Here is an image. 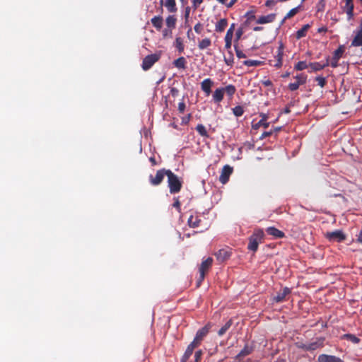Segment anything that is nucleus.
<instances>
[{"label":"nucleus","mask_w":362,"mask_h":362,"mask_svg":"<svg viewBox=\"0 0 362 362\" xmlns=\"http://www.w3.org/2000/svg\"><path fill=\"white\" fill-rule=\"evenodd\" d=\"M173 64L177 68L184 69L186 65V59L183 57H179L174 61Z\"/></svg>","instance_id":"obj_24"},{"label":"nucleus","mask_w":362,"mask_h":362,"mask_svg":"<svg viewBox=\"0 0 362 362\" xmlns=\"http://www.w3.org/2000/svg\"><path fill=\"white\" fill-rule=\"evenodd\" d=\"M243 35V31L241 30H237L235 35H236V40H239L241 37V35Z\"/></svg>","instance_id":"obj_50"},{"label":"nucleus","mask_w":362,"mask_h":362,"mask_svg":"<svg viewBox=\"0 0 362 362\" xmlns=\"http://www.w3.org/2000/svg\"><path fill=\"white\" fill-rule=\"evenodd\" d=\"M228 25V21L226 18H222L216 24V31L222 32L225 30Z\"/></svg>","instance_id":"obj_21"},{"label":"nucleus","mask_w":362,"mask_h":362,"mask_svg":"<svg viewBox=\"0 0 362 362\" xmlns=\"http://www.w3.org/2000/svg\"><path fill=\"white\" fill-rule=\"evenodd\" d=\"M253 30H254L255 31H259V30H262V27H255V28H253Z\"/></svg>","instance_id":"obj_58"},{"label":"nucleus","mask_w":362,"mask_h":362,"mask_svg":"<svg viewBox=\"0 0 362 362\" xmlns=\"http://www.w3.org/2000/svg\"><path fill=\"white\" fill-rule=\"evenodd\" d=\"M298 9H299V6H297V7L293 8H292L291 10H290V11L288 12V13L286 15V16H285V18H284V21L285 19L290 18L293 17V16H295V15L298 13Z\"/></svg>","instance_id":"obj_34"},{"label":"nucleus","mask_w":362,"mask_h":362,"mask_svg":"<svg viewBox=\"0 0 362 362\" xmlns=\"http://www.w3.org/2000/svg\"><path fill=\"white\" fill-rule=\"evenodd\" d=\"M198 30H199V26H198V25H195V26H194V30H195L196 32H198Z\"/></svg>","instance_id":"obj_63"},{"label":"nucleus","mask_w":362,"mask_h":362,"mask_svg":"<svg viewBox=\"0 0 362 362\" xmlns=\"http://www.w3.org/2000/svg\"><path fill=\"white\" fill-rule=\"evenodd\" d=\"M180 1H181V2H183V1H184V0H180Z\"/></svg>","instance_id":"obj_64"},{"label":"nucleus","mask_w":362,"mask_h":362,"mask_svg":"<svg viewBox=\"0 0 362 362\" xmlns=\"http://www.w3.org/2000/svg\"><path fill=\"white\" fill-rule=\"evenodd\" d=\"M238 0H231L228 4H226L227 7H231Z\"/></svg>","instance_id":"obj_55"},{"label":"nucleus","mask_w":362,"mask_h":362,"mask_svg":"<svg viewBox=\"0 0 362 362\" xmlns=\"http://www.w3.org/2000/svg\"><path fill=\"white\" fill-rule=\"evenodd\" d=\"M150 161L152 163L153 165H156V160H155L154 158L151 157L150 158Z\"/></svg>","instance_id":"obj_57"},{"label":"nucleus","mask_w":362,"mask_h":362,"mask_svg":"<svg viewBox=\"0 0 362 362\" xmlns=\"http://www.w3.org/2000/svg\"><path fill=\"white\" fill-rule=\"evenodd\" d=\"M219 3L221 4H226V1L227 0H217Z\"/></svg>","instance_id":"obj_59"},{"label":"nucleus","mask_w":362,"mask_h":362,"mask_svg":"<svg viewBox=\"0 0 362 362\" xmlns=\"http://www.w3.org/2000/svg\"><path fill=\"white\" fill-rule=\"evenodd\" d=\"M202 356V351H197L195 352L194 358H195V362H198Z\"/></svg>","instance_id":"obj_47"},{"label":"nucleus","mask_w":362,"mask_h":362,"mask_svg":"<svg viewBox=\"0 0 362 362\" xmlns=\"http://www.w3.org/2000/svg\"><path fill=\"white\" fill-rule=\"evenodd\" d=\"M199 221H200L197 218V216H191L188 218V223H189V226L193 227V228H196V227L199 226Z\"/></svg>","instance_id":"obj_27"},{"label":"nucleus","mask_w":362,"mask_h":362,"mask_svg":"<svg viewBox=\"0 0 362 362\" xmlns=\"http://www.w3.org/2000/svg\"><path fill=\"white\" fill-rule=\"evenodd\" d=\"M233 112L236 117H240L243 115L244 111L241 106H236L233 108Z\"/></svg>","instance_id":"obj_33"},{"label":"nucleus","mask_w":362,"mask_h":362,"mask_svg":"<svg viewBox=\"0 0 362 362\" xmlns=\"http://www.w3.org/2000/svg\"><path fill=\"white\" fill-rule=\"evenodd\" d=\"M344 337L352 341L354 344H357L359 341L358 338H357L355 335L353 334H344Z\"/></svg>","instance_id":"obj_38"},{"label":"nucleus","mask_w":362,"mask_h":362,"mask_svg":"<svg viewBox=\"0 0 362 362\" xmlns=\"http://www.w3.org/2000/svg\"><path fill=\"white\" fill-rule=\"evenodd\" d=\"M197 131L202 135V136H206L207 132L206 130V128L202 124H198L196 128Z\"/></svg>","instance_id":"obj_37"},{"label":"nucleus","mask_w":362,"mask_h":362,"mask_svg":"<svg viewBox=\"0 0 362 362\" xmlns=\"http://www.w3.org/2000/svg\"><path fill=\"white\" fill-rule=\"evenodd\" d=\"M243 64L248 66H256L261 64L259 61L257 60H246L243 62Z\"/></svg>","instance_id":"obj_36"},{"label":"nucleus","mask_w":362,"mask_h":362,"mask_svg":"<svg viewBox=\"0 0 362 362\" xmlns=\"http://www.w3.org/2000/svg\"><path fill=\"white\" fill-rule=\"evenodd\" d=\"M209 327L205 326L203 328L199 329L196 334V336L193 340L194 344L199 345L201 341L209 332Z\"/></svg>","instance_id":"obj_8"},{"label":"nucleus","mask_w":362,"mask_h":362,"mask_svg":"<svg viewBox=\"0 0 362 362\" xmlns=\"http://www.w3.org/2000/svg\"><path fill=\"white\" fill-rule=\"evenodd\" d=\"M175 46L179 51V52H182L184 51V45H183V40L181 37H176L175 42Z\"/></svg>","instance_id":"obj_29"},{"label":"nucleus","mask_w":362,"mask_h":362,"mask_svg":"<svg viewBox=\"0 0 362 362\" xmlns=\"http://www.w3.org/2000/svg\"><path fill=\"white\" fill-rule=\"evenodd\" d=\"M344 52V47H339L335 52L333 57V59L331 62V66L332 67H337L338 66L339 59L341 58L342 54Z\"/></svg>","instance_id":"obj_11"},{"label":"nucleus","mask_w":362,"mask_h":362,"mask_svg":"<svg viewBox=\"0 0 362 362\" xmlns=\"http://www.w3.org/2000/svg\"><path fill=\"white\" fill-rule=\"evenodd\" d=\"M275 18H276V14H274V13H270L267 16H259L257 19V23L259 24H266V23H272L274 21Z\"/></svg>","instance_id":"obj_12"},{"label":"nucleus","mask_w":362,"mask_h":362,"mask_svg":"<svg viewBox=\"0 0 362 362\" xmlns=\"http://www.w3.org/2000/svg\"><path fill=\"white\" fill-rule=\"evenodd\" d=\"M168 183L171 194L180 192L182 183L177 176L170 170H167Z\"/></svg>","instance_id":"obj_1"},{"label":"nucleus","mask_w":362,"mask_h":362,"mask_svg":"<svg viewBox=\"0 0 362 362\" xmlns=\"http://www.w3.org/2000/svg\"><path fill=\"white\" fill-rule=\"evenodd\" d=\"M166 25L169 28H174L175 26V23H176V19L174 16H169L167 18H166Z\"/></svg>","instance_id":"obj_32"},{"label":"nucleus","mask_w":362,"mask_h":362,"mask_svg":"<svg viewBox=\"0 0 362 362\" xmlns=\"http://www.w3.org/2000/svg\"><path fill=\"white\" fill-rule=\"evenodd\" d=\"M165 6L169 12L173 13L177 11L175 0H166Z\"/></svg>","instance_id":"obj_23"},{"label":"nucleus","mask_w":362,"mask_h":362,"mask_svg":"<svg viewBox=\"0 0 362 362\" xmlns=\"http://www.w3.org/2000/svg\"><path fill=\"white\" fill-rule=\"evenodd\" d=\"M185 110V104L184 102H180L179 104H178V110L180 112H183Z\"/></svg>","instance_id":"obj_48"},{"label":"nucleus","mask_w":362,"mask_h":362,"mask_svg":"<svg viewBox=\"0 0 362 362\" xmlns=\"http://www.w3.org/2000/svg\"><path fill=\"white\" fill-rule=\"evenodd\" d=\"M295 78L296 79V81L298 82V83L302 85L305 83L307 77L303 74H300L296 76Z\"/></svg>","instance_id":"obj_39"},{"label":"nucleus","mask_w":362,"mask_h":362,"mask_svg":"<svg viewBox=\"0 0 362 362\" xmlns=\"http://www.w3.org/2000/svg\"><path fill=\"white\" fill-rule=\"evenodd\" d=\"M235 25L232 24L230 25V28L228 30L226 35L225 36V38L232 39L233 36V30H234Z\"/></svg>","instance_id":"obj_40"},{"label":"nucleus","mask_w":362,"mask_h":362,"mask_svg":"<svg viewBox=\"0 0 362 362\" xmlns=\"http://www.w3.org/2000/svg\"><path fill=\"white\" fill-rule=\"evenodd\" d=\"M168 170H159L157 171L155 177L150 176V182L153 185H158L163 180L165 175L167 176Z\"/></svg>","instance_id":"obj_4"},{"label":"nucleus","mask_w":362,"mask_h":362,"mask_svg":"<svg viewBox=\"0 0 362 362\" xmlns=\"http://www.w3.org/2000/svg\"><path fill=\"white\" fill-rule=\"evenodd\" d=\"M308 66L307 65L306 62L304 61H300L296 64L295 66V69L298 71H301L305 69H306Z\"/></svg>","instance_id":"obj_35"},{"label":"nucleus","mask_w":362,"mask_h":362,"mask_svg":"<svg viewBox=\"0 0 362 362\" xmlns=\"http://www.w3.org/2000/svg\"><path fill=\"white\" fill-rule=\"evenodd\" d=\"M212 262H213V259L211 257H208L202 262V264L199 268L200 276H199V281L198 282V285H199L200 282L204 279L205 272L211 266Z\"/></svg>","instance_id":"obj_3"},{"label":"nucleus","mask_w":362,"mask_h":362,"mask_svg":"<svg viewBox=\"0 0 362 362\" xmlns=\"http://www.w3.org/2000/svg\"><path fill=\"white\" fill-rule=\"evenodd\" d=\"M159 54H157L146 56L143 60L142 69L144 71L148 70L159 59Z\"/></svg>","instance_id":"obj_2"},{"label":"nucleus","mask_w":362,"mask_h":362,"mask_svg":"<svg viewBox=\"0 0 362 362\" xmlns=\"http://www.w3.org/2000/svg\"><path fill=\"white\" fill-rule=\"evenodd\" d=\"M180 202L177 199H176V201L173 204V206L180 209Z\"/></svg>","instance_id":"obj_54"},{"label":"nucleus","mask_w":362,"mask_h":362,"mask_svg":"<svg viewBox=\"0 0 362 362\" xmlns=\"http://www.w3.org/2000/svg\"><path fill=\"white\" fill-rule=\"evenodd\" d=\"M203 2V0H192V6L196 9Z\"/></svg>","instance_id":"obj_43"},{"label":"nucleus","mask_w":362,"mask_h":362,"mask_svg":"<svg viewBox=\"0 0 362 362\" xmlns=\"http://www.w3.org/2000/svg\"><path fill=\"white\" fill-rule=\"evenodd\" d=\"M269 134H270V133H269V132H265V133H264V134H263L262 136H268V135H269Z\"/></svg>","instance_id":"obj_62"},{"label":"nucleus","mask_w":362,"mask_h":362,"mask_svg":"<svg viewBox=\"0 0 362 362\" xmlns=\"http://www.w3.org/2000/svg\"><path fill=\"white\" fill-rule=\"evenodd\" d=\"M225 42H226V45H225L226 49H230L231 48V45H232V39L225 38Z\"/></svg>","instance_id":"obj_45"},{"label":"nucleus","mask_w":362,"mask_h":362,"mask_svg":"<svg viewBox=\"0 0 362 362\" xmlns=\"http://www.w3.org/2000/svg\"><path fill=\"white\" fill-rule=\"evenodd\" d=\"M358 240L362 243V231L360 233V235H359V237H358Z\"/></svg>","instance_id":"obj_60"},{"label":"nucleus","mask_w":362,"mask_h":362,"mask_svg":"<svg viewBox=\"0 0 362 362\" xmlns=\"http://www.w3.org/2000/svg\"><path fill=\"white\" fill-rule=\"evenodd\" d=\"M262 233L260 232L258 234H256L250 238V242L248 244L249 250L254 251V252H255L257 250L259 243L262 238Z\"/></svg>","instance_id":"obj_6"},{"label":"nucleus","mask_w":362,"mask_h":362,"mask_svg":"<svg viewBox=\"0 0 362 362\" xmlns=\"http://www.w3.org/2000/svg\"><path fill=\"white\" fill-rule=\"evenodd\" d=\"M233 172V168L229 165H225L221 171V175L219 177V181L222 184H226L228 180L229 177L231 175Z\"/></svg>","instance_id":"obj_7"},{"label":"nucleus","mask_w":362,"mask_h":362,"mask_svg":"<svg viewBox=\"0 0 362 362\" xmlns=\"http://www.w3.org/2000/svg\"><path fill=\"white\" fill-rule=\"evenodd\" d=\"M316 81L317 82L318 85L322 88L324 87L326 83V80L322 76L316 77Z\"/></svg>","instance_id":"obj_41"},{"label":"nucleus","mask_w":362,"mask_h":362,"mask_svg":"<svg viewBox=\"0 0 362 362\" xmlns=\"http://www.w3.org/2000/svg\"><path fill=\"white\" fill-rule=\"evenodd\" d=\"M258 124L264 126L265 128H267L268 127V124L264 119H261L259 122Z\"/></svg>","instance_id":"obj_51"},{"label":"nucleus","mask_w":362,"mask_h":362,"mask_svg":"<svg viewBox=\"0 0 362 362\" xmlns=\"http://www.w3.org/2000/svg\"><path fill=\"white\" fill-rule=\"evenodd\" d=\"M223 88L224 90V93H226L229 97H232L235 92V88L233 85H228Z\"/></svg>","instance_id":"obj_31"},{"label":"nucleus","mask_w":362,"mask_h":362,"mask_svg":"<svg viewBox=\"0 0 362 362\" xmlns=\"http://www.w3.org/2000/svg\"><path fill=\"white\" fill-rule=\"evenodd\" d=\"M232 325L231 320H228L218 332L219 336H223Z\"/></svg>","instance_id":"obj_28"},{"label":"nucleus","mask_w":362,"mask_h":362,"mask_svg":"<svg viewBox=\"0 0 362 362\" xmlns=\"http://www.w3.org/2000/svg\"><path fill=\"white\" fill-rule=\"evenodd\" d=\"M300 85V84L298 83V82L296 81L295 83H290L288 86H289V88H290L291 90H297L299 88Z\"/></svg>","instance_id":"obj_42"},{"label":"nucleus","mask_w":362,"mask_h":362,"mask_svg":"<svg viewBox=\"0 0 362 362\" xmlns=\"http://www.w3.org/2000/svg\"><path fill=\"white\" fill-rule=\"evenodd\" d=\"M291 293L289 288L285 287L279 291V292L274 297V300L276 303L282 302L285 300L286 296Z\"/></svg>","instance_id":"obj_9"},{"label":"nucleus","mask_w":362,"mask_h":362,"mask_svg":"<svg viewBox=\"0 0 362 362\" xmlns=\"http://www.w3.org/2000/svg\"><path fill=\"white\" fill-rule=\"evenodd\" d=\"M267 233L276 238H282L284 236V233L274 227L267 228Z\"/></svg>","instance_id":"obj_19"},{"label":"nucleus","mask_w":362,"mask_h":362,"mask_svg":"<svg viewBox=\"0 0 362 362\" xmlns=\"http://www.w3.org/2000/svg\"><path fill=\"white\" fill-rule=\"evenodd\" d=\"M225 62L228 65H232L233 62V57L231 54H230V56L228 57H225Z\"/></svg>","instance_id":"obj_44"},{"label":"nucleus","mask_w":362,"mask_h":362,"mask_svg":"<svg viewBox=\"0 0 362 362\" xmlns=\"http://www.w3.org/2000/svg\"><path fill=\"white\" fill-rule=\"evenodd\" d=\"M230 252L226 249L219 250L216 254V259L220 262H223L229 258Z\"/></svg>","instance_id":"obj_14"},{"label":"nucleus","mask_w":362,"mask_h":362,"mask_svg":"<svg viewBox=\"0 0 362 362\" xmlns=\"http://www.w3.org/2000/svg\"><path fill=\"white\" fill-rule=\"evenodd\" d=\"M310 28V25L309 24H306V25H304L303 26V28L300 30H298L296 33V38L297 39H300L301 37L305 36V34L308 30V28Z\"/></svg>","instance_id":"obj_26"},{"label":"nucleus","mask_w":362,"mask_h":362,"mask_svg":"<svg viewBox=\"0 0 362 362\" xmlns=\"http://www.w3.org/2000/svg\"><path fill=\"white\" fill-rule=\"evenodd\" d=\"M153 25L158 30H160L163 25V18L161 16H154L151 19Z\"/></svg>","instance_id":"obj_22"},{"label":"nucleus","mask_w":362,"mask_h":362,"mask_svg":"<svg viewBox=\"0 0 362 362\" xmlns=\"http://www.w3.org/2000/svg\"><path fill=\"white\" fill-rule=\"evenodd\" d=\"M283 52L281 49H280L278 54V63L276 64V66H280L281 65V58H282Z\"/></svg>","instance_id":"obj_46"},{"label":"nucleus","mask_w":362,"mask_h":362,"mask_svg":"<svg viewBox=\"0 0 362 362\" xmlns=\"http://www.w3.org/2000/svg\"><path fill=\"white\" fill-rule=\"evenodd\" d=\"M198 346L197 344H194V342H191V344L187 346L184 356L182 358V362H186L187 360L190 357V356L192 354V352L194 349Z\"/></svg>","instance_id":"obj_17"},{"label":"nucleus","mask_w":362,"mask_h":362,"mask_svg":"<svg viewBox=\"0 0 362 362\" xmlns=\"http://www.w3.org/2000/svg\"><path fill=\"white\" fill-rule=\"evenodd\" d=\"M224 95V90L223 88H217L215 90L214 94H213V98L215 102L219 103L223 100Z\"/></svg>","instance_id":"obj_20"},{"label":"nucleus","mask_w":362,"mask_h":362,"mask_svg":"<svg viewBox=\"0 0 362 362\" xmlns=\"http://www.w3.org/2000/svg\"><path fill=\"white\" fill-rule=\"evenodd\" d=\"M274 4H275V1H273V0H267V1H266V4H266V6H272V5H274Z\"/></svg>","instance_id":"obj_52"},{"label":"nucleus","mask_w":362,"mask_h":362,"mask_svg":"<svg viewBox=\"0 0 362 362\" xmlns=\"http://www.w3.org/2000/svg\"><path fill=\"white\" fill-rule=\"evenodd\" d=\"M212 84L213 82L210 78L204 79L201 83L202 89L207 96L209 95L211 93V88L212 86Z\"/></svg>","instance_id":"obj_13"},{"label":"nucleus","mask_w":362,"mask_h":362,"mask_svg":"<svg viewBox=\"0 0 362 362\" xmlns=\"http://www.w3.org/2000/svg\"><path fill=\"white\" fill-rule=\"evenodd\" d=\"M344 10L348 15L349 18H351L354 16V4L353 0H345Z\"/></svg>","instance_id":"obj_18"},{"label":"nucleus","mask_w":362,"mask_h":362,"mask_svg":"<svg viewBox=\"0 0 362 362\" xmlns=\"http://www.w3.org/2000/svg\"><path fill=\"white\" fill-rule=\"evenodd\" d=\"M355 33L356 35L351 42V46H362V31L358 29L356 30Z\"/></svg>","instance_id":"obj_16"},{"label":"nucleus","mask_w":362,"mask_h":362,"mask_svg":"<svg viewBox=\"0 0 362 362\" xmlns=\"http://www.w3.org/2000/svg\"><path fill=\"white\" fill-rule=\"evenodd\" d=\"M252 352V348L248 346H245V348L237 355L236 360L238 362H245L243 361V357L250 354Z\"/></svg>","instance_id":"obj_15"},{"label":"nucleus","mask_w":362,"mask_h":362,"mask_svg":"<svg viewBox=\"0 0 362 362\" xmlns=\"http://www.w3.org/2000/svg\"><path fill=\"white\" fill-rule=\"evenodd\" d=\"M326 30H327V28H325V27H322V28H319V29H318V32H319V33L325 32V31H326Z\"/></svg>","instance_id":"obj_56"},{"label":"nucleus","mask_w":362,"mask_h":362,"mask_svg":"<svg viewBox=\"0 0 362 362\" xmlns=\"http://www.w3.org/2000/svg\"><path fill=\"white\" fill-rule=\"evenodd\" d=\"M319 362H344L340 358L335 356L321 354L318 357Z\"/></svg>","instance_id":"obj_10"},{"label":"nucleus","mask_w":362,"mask_h":362,"mask_svg":"<svg viewBox=\"0 0 362 362\" xmlns=\"http://www.w3.org/2000/svg\"><path fill=\"white\" fill-rule=\"evenodd\" d=\"M358 29H359L360 30H361V31H362V21H361V23H360V25H359Z\"/></svg>","instance_id":"obj_61"},{"label":"nucleus","mask_w":362,"mask_h":362,"mask_svg":"<svg viewBox=\"0 0 362 362\" xmlns=\"http://www.w3.org/2000/svg\"><path fill=\"white\" fill-rule=\"evenodd\" d=\"M326 237L330 241L341 242L345 239V235L341 230H335L333 232H329L326 234Z\"/></svg>","instance_id":"obj_5"},{"label":"nucleus","mask_w":362,"mask_h":362,"mask_svg":"<svg viewBox=\"0 0 362 362\" xmlns=\"http://www.w3.org/2000/svg\"><path fill=\"white\" fill-rule=\"evenodd\" d=\"M236 55L238 58H245V54L240 50L236 49Z\"/></svg>","instance_id":"obj_49"},{"label":"nucleus","mask_w":362,"mask_h":362,"mask_svg":"<svg viewBox=\"0 0 362 362\" xmlns=\"http://www.w3.org/2000/svg\"><path fill=\"white\" fill-rule=\"evenodd\" d=\"M327 64H322L319 62L310 63L308 66L310 67L312 71H317L323 69Z\"/></svg>","instance_id":"obj_25"},{"label":"nucleus","mask_w":362,"mask_h":362,"mask_svg":"<svg viewBox=\"0 0 362 362\" xmlns=\"http://www.w3.org/2000/svg\"><path fill=\"white\" fill-rule=\"evenodd\" d=\"M262 83L265 86H269L272 85V82L271 81L269 80H265V81H262Z\"/></svg>","instance_id":"obj_53"},{"label":"nucleus","mask_w":362,"mask_h":362,"mask_svg":"<svg viewBox=\"0 0 362 362\" xmlns=\"http://www.w3.org/2000/svg\"><path fill=\"white\" fill-rule=\"evenodd\" d=\"M211 45V40L209 38H204L199 43V48L200 49H204Z\"/></svg>","instance_id":"obj_30"}]
</instances>
